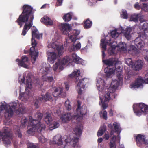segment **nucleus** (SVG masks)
Listing matches in <instances>:
<instances>
[{"label": "nucleus", "instance_id": "338daca9", "mask_svg": "<svg viewBox=\"0 0 148 148\" xmlns=\"http://www.w3.org/2000/svg\"><path fill=\"white\" fill-rule=\"evenodd\" d=\"M109 138V134H105L103 136V138L105 139V140H108Z\"/></svg>", "mask_w": 148, "mask_h": 148}, {"label": "nucleus", "instance_id": "0eeeda50", "mask_svg": "<svg viewBox=\"0 0 148 148\" xmlns=\"http://www.w3.org/2000/svg\"><path fill=\"white\" fill-rule=\"evenodd\" d=\"M3 132H1L3 143L7 145H9L11 143V137L12 136L10 129L9 128L5 127L3 128Z\"/></svg>", "mask_w": 148, "mask_h": 148}, {"label": "nucleus", "instance_id": "5fc2aeb1", "mask_svg": "<svg viewBox=\"0 0 148 148\" xmlns=\"http://www.w3.org/2000/svg\"><path fill=\"white\" fill-rule=\"evenodd\" d=\"M27 146L28 148H39L38 145L32 143L29 144Z\"/></svg>", "mask_w": 148, "mask_h": 148}, {"label": "nucleus", "instance_id": "e2e57ef3", "mask_svg": "<svg viewBox=\"0 0 148 148\" xmlns=\"http://www.w3.org/2000/svg\"><path fill=\"white\" fill-rule=\"evenodd\" d=\"M63 0H57V2L56 3V6H57L61 5Z\"/></svg>", "mask_w": 148, "mask_h": 148}, {"label": "nucleus", "instance_id": "6ab92c4d", "mask_svg": "<svg viewBox=\"0 0 148 148\" xmlns=\"http://www.w3.org/2000/svg\"><path fill=\"white\" fill-rule=\"evenodd\" d=\"M72 117V114L69 112L62 115L61 116V119L63 121L66 122L71 119Z\"/></svg>", "mask_w": 148, "mask_h": 148}, {"label": "nucleus", "instance_id": "f704fd0d", "mask_svg": "<svg viewBox=\"0 0 148 148\" xmlns=\"http://www.w3.org/2000/svg\"><path fill=\"white\" fill-rule=\"evenodd\" d=\"M140 14H134L131 15L130 20L135 22H137L138 21V19L140 16Z\"/></svg>", "mask_w": 148, "mask_h": 148}, {"label": "nucleus", "instance_id": "72a5a7b5", "mask_svg": "<svg viewBox=\"0 0 148 148\" xmlns=\"http://www.w3.org/2000/svg\"><path fill=\"white\" fill-rule=\"evenodd\" d=\"M72 17V15L71 14L68 13L64 16L63 19L65 22H68L71 20Z\"/></svg>", "mask_w": 148, "mask_h": 148}, {"label": "nucleus", "instance_id": "7ed1b4c3", "mask_svg": "<svg viewBox=\"0 0 148 148\" xmlns=\"http://www.w3.org/2000/svg\"><path fill=\"white\" fill-rule=\"evenodd\" d=\"M103 62L108 67L106 68L104 71L106 74V79L111 77V75L113 74L116 70L117 71V76L119 81L123 80L122 70L120 66L116 68V66L119 62L118 59L115 58H112L106 60H103Z\"/></svg>", "mask_w": 148, "mask_h": 148}, {"label": "nucleus", "instance_id": "f257e3e1", "mask_svg": "<svg viewBox=\"0 0 148 148\" xmlns=\"http://www.w3.org/2000/svg\"><path fill=\"white\" fill-rule=\"evenodd\" d=\"M23 11L18 18L16 21L21 27L22 23H25L21 35L25 36L28 30L33 25V21L34 19V12L33 8L28 5H24L22 8Z\"/></svg>", "mask_w": 148, "mask_h": 148}, {"label": "nucleus", "instance_id": "f3484780", "mask_svg": "<svg viewBox=\"0 0 148 148\" xmlns=\"http://www.w3.org/2000/svg\"><path fill=\"white\" fill-rule=\"evenodd\" d=\"M53 143L58 145H61L62 144V141L61 135L57 134L53 138Z\"/></svg>", "mask_w": 148, "mask_h": 148}, {"label": "nucleus", "instance_id": "a878e982", "mask_svg": "<svg viewBox=\"0 0 148 148\" xmlns=\"http://www.w3.org/2000/svg\"><path fill=\"white\" fill-rule=\"evenodd\" d=\"M132 31V28L130 27L127 28L124 32V35L127 40L130 39L131 36L130 33Z\"/></svg>", "mask_w": 148, "mask_h": 148}, {"label": "nucleus", "instance_id": "aec40b11", "mask_svg": "<svg viewBox=\"0 0 148 148\" xmlns=\"http://www.w3.org/2000/svg\"><path fill=\"white\" fill-rule=\"evenodd\" d=\"M44 120L47 124L49 125L53 121L51 114L46 113L45 114Z\"/></svg>", "mask_w": 148, "mask_h": 148}, {"label": "nucleus", "instance_id": "b1692460", "mask_svg": "<svg viewBox=\"0 0 148 148\" xmlns=\"http://www.w3.org/2000/svg\"><path fill=\"white\" fill-rule=\"evenodd\" d=\"M142 29L143 32L142 37L145 38L146 36V33H148V23H145L143 24L142 27Z\"/></svg>", "mask_w": 148, "mask_h": 148}, {"label": "nucleus", "instance_id": "4be33fe9", "mask_svg": "<svg viewBox=\"0 0 148 148\" xmlns=\"http://www.w3.org/2000/svg\"><path fill=\"white\" fill-rule=\"evenodd\" d=\"M129 53L133 55L137 54L138 53V50L134 45H130L129 49H128Z\"/></svg>", "mask_w": 148, "mask_h": 148}, {"label": "nucleus", "instance_id": "7c9ffc66", "mask_svg": "<svg viewBox=\"0 0 148 148\" xmlns=\"http://www.w3.org/2000/svg\"><path fill=\"white\" fill-rule=\"evenodd\" d=\"M72 57L73 61L74 62L77 64H80L81 63V59L78 57L76 54L75 53H73L72 54Z\"/></svg>", "mask_w": 148, "mask_h": 148}, {"label": "nucleus", "instance_id": "ea45409f", "mask_svg": "<svg viewBox=\"0 0 148 148\" xmlns=\"http://www.w3.org/2000/svg\"><path fill=\"white\" fill-rule=\"evenodd\" d=\"M81 47V44L79 42H78L75 45H73L72 47L71 50L73 51H75L80 49Z\"/></svg>", "mask_w": 148, "mask_h": 148}, {"label": "nucleus", "instance_id": "f03ea898", "mask_svg": "<svg viewBox=\"0 0 148 148\" xmlns=\"http://www.w3.org/2000/svg\"><path fill=\"white\" fill-rule=\"evenodd\" d=\"M46 126L44 124L42 123L40 121L34 119L31 116L29 117V125L27 127L28 130L27 133L30 134L38 133V138L39 142L44 143L45 141V140L42 135L45 131Z\"/></svg>", "mask_w": 148, "mask_h": 148}, {"label": "nucleus", "instance_id": "de8ad7c7", "mask_svg": "<svg viewBox=\"0 0 148 148\" xmlns=\"http://www.w3.org/2000/svg\"><path fill=\"white\" fill-rule=\"evenodd\" d=\"M126 64L129 66H133V62L131 58L127 59L125 60Z\"/></svg>", "mask_w": 148, "mask_h": 148}, {"label": "nucleus", "instance_id": "a18cd8bd", "mask_svg": "<svg viewBox=\"0 0 148 148\" xmlns=\"http://www.w3.org/2000/svg\"><path fill=\"white\" fill-rule=\"evenodd\" d=\"M104 97V102H108L111 99L110 92H107L106 94L105 95Z\"/></svg>", "mask_w": 148, "mask_h": 148}, {"label": "nucleus", "instance_id": "c756f323", "mask_svg": "<svg viewBox=\"0 0 148 148\" xmlns=\"http://www.w3.org/2000/svg\"><path fill=\"white\" fill-rule=\"evenodd\" d=\"M48 59L50 60V61H54L57 58V54L55 52H49L48 53Z\"/></svg>", "mask_w": 148, "mask_h": 148}, {"label": "nucleus", "instance_id": "473e14b6", "mask_svg": "<svg viewBox=\"0 0 148 148\" xmlns=\"http://www.w3.org/2000/svg\"><path fill=\"white\" fill-rule=\"evenodd\" d=\"M42 96V97L40 98V100H44L46 101L47 100L51 101L52 100L51 95L48 92H47L44 96Z\"/></svg>", "mask_w": 148, "mask_h": 148}, {"label": "nucleus", "instance_id": "20e7f679", "mask_svg": "<svg viewBox=\"0 0 148 148\" xmlns=\"http://www.w3.org/2000/svg\"><path fill=\"white\" fill-rule=\"evenodd\" d=\"M32 32V47L30 48L29 50L25 51V53H29L31 56V59L32 63L34 64L35 63L38 57V52L35 50V47L36 46L37 43L35 39L36 38L38 39H40V37L42 38V34H39L37 30L34 26H33Z\"/></svg>", "mask_w": 148, "mask_h": 148}, {"label": "nucleus", "instance_id": "bf43d9fd", "mask_svg": "<svg viewBox=\"0 0 148 148\" xmlns=\"http://www.w3.org/2000/svg\"><path fill=\"white\" fill-rule=\"evenodd\" d=\"M142 10L145 11H148V6L147 4L145 3L143 4V7L142 8Z\"/></svg>", "mask_w": 148, "mask_h": 148}, {"label": "nucleus", "instance_id": "6e6552de", "mask_svg": "<svg viewBox=\"0 0 148 148\" xmlns=\"http://www.w3.org/2000/svg\"><path fill=\"white\" fill-rule=\"evenodd\" d=\"M17 103L14 102L11 103L9 105H8V109L6 110V112L5 113V116L6 118L10 117L14 114L13 110L16 108Z\"/></svg>", "mask_w": 148, "mask_h": 148}, {"label": "nucleus", "instance_id": "9b49d317", "mask_svg": "<svg viewBox=\"0 0 148 148\" xmlns=\"http://www.w3.org/2000/svg\"><path fill=\"white\" fill-rule=\"evenodd\" d=\"M50 71L48 69H46L45 70L42 71V73L44 74L42 76V79L44 81L47 82L49 83L52 82L54 81L53 77L52 76H47Z\"/></svg>", "mask_w": 148, "mask_h": 148}, {"label": "nucleus", "instance_id": "393cba45", "mask_svg": "<svg viewBox=\"0 0 148 148\" xmlns=\"http://www.w3.org/2000/svg\"><path fill=\"white\" fill-rule=\"evenodd\" d=\"M71 60L70 57L68 56H65L59 62L62 66L63 65H64L66 64H68L71 62Z\"/></svg>", "mask_w": 148, "mask_h": 148}, {"label": "nucleus", "instance_id": "5701e85b", "mask_svg": "<svg viewBox=\"0 0 148 148\" xmlns=\"http://www.w3.org/2000/svg\"><path fill=\"white\" fill-rule=\"evenodd\" d=\"M143 65V62L142 60H138L134 64V69L136 71H138L141 69Z\"/></svg>", "mask_w": 148, "mask_h": 148}, {"label": "nucleus", "instance_id": "cd10ccee", "mask_svg": "<svg viewBox=\"0 0 148 148\" xmlns=\"http://www.w3.org/2000/svg\"><path fill=\"white\" fill-rule=\"evenodd\" d=\"M114 127V130L115 132H117L119 135L121 132V130L120 125L117 122H114L113 124Z\"/></svg>", "mask_w": 148, "mask_h": 148}, {"label": "nucleus", "instance_id": "6e6d98bb", "mask_svg": "<svg viewBox=\"0 0 148 148\" xmlns=\"http://www.w3.org/2000/svg\"><path fill=\"white\" fill-rule=\"evenodd\" d=\"M133 110L134 112L136 114V115L138 116H140L143 112L140 110L136 109L134 107H133Z\"/></svg>", "mask_w": 148, "mask_h": 148}, {"label": "nucleus", "instance_id": "09e8293b", "mask_svg": "<svg viewBox=\"0 0 148 148\" xmlns=\"http://www.w3.org/2000/svg\"><path fill=\"white\" fill-rule=\"evenodd\" d=\"M135 82H136L140 86L144 82V80L142 78H139L136 79Z\"/></svg>", "mask_w": 148, "mask_h": 148}, {"label": "nucleus", "instance_id": "79ce46f5", "mask_svg": "<svg viewBox=\"0 0 148 148\" xmlns=\"http://www.w3.org/2000/svg\"><path fill=\"white\" fill-rule=\"evenodd\" d=\"M43 114L40 112H37L34 115L35 119H36L40 121V120H41L43 117Z\"/></svg>", "mask_w": 148, "mask_h": 148}, {"label": "nucleus", "instance_id": "e433bc0d", "mask_svg": "<svg viewBox=\"0 0 148 148\" xmlns=\"http://www.w3.org/2000/svg\"><path fill=\"white\" fill-rule=\"evenodd\" d=\"M119 82L117 80H112L111 84L112 88H116L119 85Z\"/></svg>", "mask_w": 148, "mask_h": 148}, {"label": "nucleus", "instance_id": "ddd939ff", "mask_svg": "<svg viewBox=\"0 0 148 148\" xmlns=\"http://www.w3.org/2000/svg\"><path fill=\"white\" fill-rule=\"evenodd\" d=\"M141 37H142V35H139V36L135 39L134 41L135 45L138 49H140L144 47L145 45L144 42L140 38Z\"/></svg>", "mask_w": 148, "mask_h": 148}, {"label": "nucleus", "instance_id": "f8f14e48", "mask_svg": "<svg viewBox=\"0 0 148 148\" xmlns=\"http://www.w3.org/2000/svg\"><path fill=\"white\" fill-rule=\"evenodd\" d=\"M76 115H74V118H79L87 114V108L85 106H83L79 110L76 111Z\"/></svg>", "mask_w": 148, "mask_h": 148}, {"label": "nucleus", "instance_id": "2f4dec72", "mask_svg": "<svg viewBox=\"0 0 148 148\" xmlns=\"http://www.w3.org/2000/svg\"><path fill=\"white\" fill-rule=\"evenodd\" d=\"M49 128L51 130H52L58 128L60 124L57 121H53L52 123L49 124Z\"/></svg>", "mask_w": 148, "mask_h": 148}, {"label": "nucleus", "instance_id": "a211bd4d", "mask_svg": "<svg viewBox=\"0 0 148 148\" xmlns=\"http://www.w3.org/2000/svg\"><path fill=\"white\" fill-rule=\"evenodd\" d=\"M41 22L47 26L52 25L53 24L52 21L49 17L46 16L44 17L41 19Z\"/></svg>", "mask_w": 148, "mask_h": 148}, {"label": "nucleus", "instance_id": "bb28decb", "mask_svg": "<svg viewBox=\"0 0 148 148\" xmlns=\"http://www.w3.org/2000/svg\"><path fill=\"white\" fill-rule=\"evenodd\" d=\"M84 26L85 29H88L91 28L92 25V23L89 18H88L84 22Z\"/></svg>", "mask_w": 148, "mask_h": 148}, {"label": "nucleus", "instance_id": "4d7b16f0", "mask_svg": "<svg viewBox=\"0 0 148 148\" xmlns=\"http://www.w3.org/2000/svg\"><path fill=\"white\" fill-rule=\"evenodd\" d=\"M109 145L110 148H116L115 141H114L112 142V140H111Z\"/></svg>", "mask_w": 148, "mask_h": 148}, {"label": "nucleus", "instance_id": "49530a36", "mask_svg": "<svg viewBox=\"0 0 148 148\" xmlns=\"http://www.w3.org/2000/svg\"><path fill=\"white\" fill-rule=\"evenodd\" d=\"M40 98L41 97H39L38 99L36 100L34 102V106L36 108H39L41 101H42V100H40Z\"/></svg>", "mask_w": 148, "mask_h": 148}, {"label": "nucleus", "instance_id": "4c0bfd02", "mask_svg": "<svg viewBox=\"0 0 148 148\" xmlns=\"http://www.w3.org/2000/svg\"><path fill=\"white\" fill-rule=\"evenodd\" d=\"M58 67H59V69L62 70L63 69V67L61 65L60 62H56L54 64L53 67V69L54 71H56L58 69Z\"/></svg>", "mask_w": 148, "mask_h": 148}, {"label": "nucleus", "instance_id": "4468645a", "mask_svg": "<svg viewBox=\"0 0 148 148\" xmlns=\"http://www.w3.org/2000/svg\"><path fill=\"white\" fill-rule=\"evenodd\" d=\"M60 26V29L64 34H68L71 29V26L68 24L62 23Z\"/></svg>", "mask_w": 148, "mask_h": 148}, {"label": "nucleus", "instance_id": "c03bdc74", "mask_svg": "<svg viewBox=\"0 0 148 148\" xmlns=\"http://www.w3.org/2000/svg\"><path fill=\"white\" fill-rule=\"evenodd\" d=\"M70 102L69 100L66 101L65 103V106L67 110L69 111L70 110L71 108V106L70 105Z\"/></svg>", "mask_w": 148, "mask_h": 148}, {"label": "nucleus", "instance_id": "dca6fc26", "mask_svg": "<svg viewBox=\"0 0 148 148\" xmlns=\"http://www.w3.org/2000/svg\"><path fill=\"white\" fill-rule=\"evenodd\" d=\"M53 91L52 92V95L54 97H57L59 96L63 97L61 95L63 92V89L62 88L60 87H54L53 88Z\"/></svg>", "mask_w": 148, "mask_h": 148}, {"label": "nucleus", "instance_id": "603ef678", "mask_svg": "<svg viewBox=\"0 0 148 148\" xmlns=\"http://www.w3.org/2000/svg\"><path fill=\"white\" fill-rule=\"evenodd\" d=\"M8 109V105H4L3 104L1 105H0V113L3 110L5 109V112L6 110Z\"/></svg>", "mask_w": 148, "mask_h": 148}, {"label": "nucleus", "instance_id": "423d86ee", "mask_svg": "<svg viewBox=\"0 0 148 148\" xmlns=\"http://www.w3.org/2000/svg\"><path fill=\"white\" fill-rule=\"evenodd\" d=\"M26 80V91L23 93H20L19 96L20 99L24 101H27L29 97V93H27L26 92L27 90L28 89H31L32 88L31 79L29 76L27 75Z\"/></svg>", "mask_w": 148, "mask_h": 148}, {"label": "nucleus", "instance_id": "9d476101", "mask_svg": "<svg viewBox=\"0 0 148 148\" xmlns=\"http://www.w3.org/2000/svg\"><path fill=\"white\" fill-rule=\"evenodd\" d=\"M29 60L28 57L26 56H23L21 58V59H17L16 61L18 62V65L27 68L28 66L27 64L28 63Z\"/></svg>", "mask_w": 148, "mask_h": 148}, {"label": "nucleus", "instance_id": "3c124183", "mask_svg": "<svg viewBox=\"0 0 148 148\" xmlns=\"http://www.w3.org/2000/svg\"><path fill=\"white\" fill-rule=\"evenodd\" d=\"M126 44L125 43L122 42L120 43L119 45V47L123 51H125L126 49Z\"/></svg>", "mask_w": 148, "mask_h": 148}, {"label": "nucleus", "instance_id": "1a4fd4ad", "mask_svg": "<svg viewBox=\"0 0 148 148\" xmlns=\"http://www.w3.org/2000/svg\"><path fill=\"white\" fill-rule=\"evenodd\" d=\"M136 141L138 146L140 147L143 144L148 145V139H146L145 135L138 134L136 137Z\"/></svg>", "mask_w": 148, "mask_h": 148}, {"label": "nucleus", "instance_id": "69168bd1", "mask_svg": "<svg viewBox=\"0 0 148 148\" xmlns=\"http://www.w3.org/2000/svg\"><path fill=\"white\" fill-rule=\"evenodd\" d=\"M81 102L79 101H78L77 103V108L76 109V111L79 110V109H80V108H81Z\"/></svg>", "mask_w": 148, "mask_h": 148}, {"label": "nucleus", "instance_id": "864d4df0", "mask_svg": "<svg viewBox=\"0 0 148 148\" xmlns=\"http://www.w3.org/2000/svg\"><path fill=\"white\" fill-rule=\"evenodd\" d=\"M140 87V85L138 84L135 81L134 83H133L131 84L130 86V87L131 88H138Z\"/></svg>", "mask_w": 148, "mask_h": 148}, {"label": "nucleus", "instance_id": "0e129e2a", "mask_svg": "<svg viewBox=\"0 0 148 148\" xmlns=\"http://www.w3.org/2000/svg\"><path fill=\"white\" fill-rule=\"evenodd\" d=\"M144 78V82L148 84V73L145 75Z\"/></svg>", "mask_w": 148, "mask_h": 148}, {"label": "nucleus", "instance_id": "58836bf2", "mask_svg": "<svg viewBox=\"0 0 148 148\" xmlns=\"http://www.w3.org/2000/svg\"><path fill=\"white\" fill-rule=\"evenodd\" d=\"M21 126L22 127L24 128L26 126L27 123V121L26 117L22 118L21 120Z\"/></svg>", "mask_w": 148, "mask_h": 148}, {"label": "nucleus", "instance_id": "680f3d73", "mask_svg": "<svg viewBox=\"0 0 148 148\" xmlns=\"http://www.w3.org/2000/svg\"><path fill=\"white\" fill-rule=\"evenodd\" d=\"M134 8L137 10H140L141 8L138 2H136L134 5Z\"/></svg>", "mask_w": 148, "mask_h": 148}, {"label": "nucleus", "instance_id": "774afa93", "mask_svg": "<svg viewBox=\"0 0 148 148\" xmlns=\"http://www.w3.org/2000/svg\"><path fill=\"white\" fill-rule=\"evenodd\" d=\"M104 102L102 104V107H103V110L105 109L108 106V104Z\"/></svg>", "mask_w": 148, "mask_h": 148}, {"label": "nucleus", "instance_id": "37998d69", "mask_svg": "<svg viewBox=\"0 0 148 148\" xmlns=\"http://www.w3.org/2000/svg\"><path fill=\"white\" fill-rule=\"evenodd\" d=\"M119 35V33L117 32L116 30H113L111 32V35L112 37L114 38L117 37Z\"/></svg>", "mask_w": 148, "mask_h": 148}, {"label": "nucleus", "instance_id": "a19ab883", "mask_svg": "<svg viewBox=\"0 0 148 148\" xmlns=\"http://www.w3.org/2000/svg\"><path fill=\"white\" fill-rule=\"evenodd\" d=\"M101 46L102 48L104 50H106V45L108 43L107 42H106L105 40L102 39L101 40Z\"/></svg>", "mask_w": 148, "mask_h": 148}, {"label": "nucleus", "instance_id": "8fccbe9b", "mask_svg": "<svg viewBox=\"0 0 148 148\" xmlns=\"http://www.w3.org/2000/svg\"><path fill=\"white\" fill-rule=\"evenodd\" d=\"M122 17L124 19H127L128 17V14L126 10H123L122 11Z\"/></svg>", "mask_w": 148, "mask_h": 148}, {"label": "nucleus", "instance_id": "c9c22d12", "mask_svg": "<svg viewBox=\"0 0 148 148\" xmlns=\"http://www.w3.org/2000/svg\"><path fill=\"white\" fill-rule=\"evenodd\" d=\"M82 130L80 126H77L73 131V133L77 136H80L82 133Z\"/></svg>", "mask_w": 148, "mask_h": 148}, {"label": "nucleus", "instance_id": "13d9d810", "mask_svg": "<svg viewBox=\"0 0 148 148\" xmlns=\"http://www.w3.org/2000/svg\"><path fill=\"white\" fill-rule=\"evenodd\" d=\"M102 116L104 119L106 120L107 119V113L106 111H103L102 114Z\"/></svg>", "mask_w": 148, "mask_h": 148}, {"label": "nucleus", "instance_id": "052dcab7", "mask_svg": "<svg viewBox=\"0 0 148 148\" xmlns=\"http://www.w3.org/2000/svg\"><path fill=\"white\" fill-rule=\"evenodd\" d=\"M99 130H100L104 133L106 130V126L105 125H103L100 127Z\"/></svg>", "mask_w": 148, "mask_h": 148}, {"label": "nucleus", "instance_id": "2eb2a0df", "mask_svg": "<svg viewBox=\"0 0 148 148\" xmlns=\"http://www.w3.org/2000/svg\"><path fill=\"white\" fill-rule=\"evenodd\" d=\"M80 31L79 30H74L71 34H68L69 39L72 42H75L77 40V37L80 34Z\"/></svg>", "mask_w": 148, "mask_h": 148}, {"label": "nucleus", "instance_id": "39448f33", "mask_svg": "<svg viewBox=\"0 0 148 148\" xmlns=\"http://www.w3.org/2000/svg\"><path fill=\"white\" fill-rule=\"evenodd\" d=\"M80 74V71L77 70L73 72L69 75L68 77L73 78V79H75V82L76 83L78 82L76 88L79 95H81L82 91L85 88V86L89 82L88 79L86 78L79 79Z\"/></svg>", "mask_w": 148, "mask_h": 148}, {"label": "nucleus", "instance_id": "c85d7f7f", "mask_svg": "<svg viewBox=\"0 0 148 148\" xmlns=\"http://www.w3.org/2000/svg\"><path fill=\"white\" fill-rule=\"evenodd\" d=\"M54 48L57 51L58 54L59 56L62 54L64 49L63 46L55 45V47Z\"/></svg>", "mask_w": 148, "mask_h": 148}, {"label": "nucleus", "instance_id": "412c9836", "mask_svg": "<svg viewBox=\"0 0 148 148\" xmlns=\"http://www.w3.org/2000/svg\"><path fill=\"white\" fill-rule=\"evenodd\" d=\"M139 108L143 113L145 114H148V106L143 103H139Z\"/></svg>", "mask_w": 148, "mask_h": 148}]
</instances>
